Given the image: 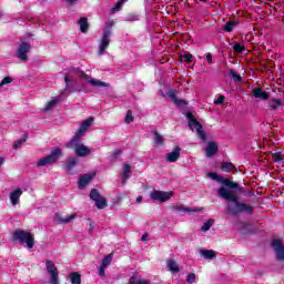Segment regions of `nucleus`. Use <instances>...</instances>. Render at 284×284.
Masks as SVG:
<instances>
[{"instance_id":"61","label":"nucleus","mask_w":284,"mask_h":284,"mask_svg":"<svg viewBox=\"0 0 284 284\" xmlns=\"http://www.w3.org/2000/svg\"><path fill=\"white\" fill-rule=\"evenodd\" d=\"M0 17H3V13L0 11Z\"/></svg>"},{"instance_id":"28","label":"nucleus","mask_w":284,"mask_h":284,"mask_svg":"<svg viewBox=\"0 0 284 284\" xmlns=\"http://www.w3.org/2000/svg\"><path fill=\"white\" fill-rule=\"evenodd\" d=\"M58 103H59V99H57V98L52 99L51 101H49V102L45 104L43 111H44V112H50V110H54V108H57V104H58Z\"/></svg>"},{"instance_id":"52","label":"nucleus","mask_w":284,"mask_h":284,"mask_svg":"<svg viewBox=\"0 0 284 284\" xmlns=\"http://www.w3.org/2000/svg\"><path fill=\"white\" fill-rule=\"evenodd\" d=\"M168 97L172 99L173 103L175 102L176 99H179V97H176V93H174V91H169Z\"/></svg>"},{"instance_id":"14","label":"nucleus","mask_w":284,"mask_h":284,"mask_svg":"<svg viewBox=\"0 0 284 284\" xmlns=\"http://www.w3.org/2000/svg\"><path fill=\"white\" fill-rule=\"evenodd\" d=\"M181 158V146H174L173 151L166 154L169 163H176Z\"/></svg>"},{"instance_id":"42","label":"nucleus","mask_w":284,"mask_h":284,"mask_svg":"<svg viewBox=\"0 0 284 284\" xmlns=\"http://www.w3.org/2000/svg\"><path fill=\"white\" fill-rule=\"evenodd\" d=\"M110 263H112V254L105 255L104 258L102 260L101 265L104 267H108V265H110Z\"/></svg>"},{"instance_id":"9","label":"nucleus","mask_w":284,"mask_h":284,"mask_svg":"<svg viewBox=\"0 0 284 284\" xmlns=\"http://www.w3.org/2000/svg\"><path fill=\"white\" fill-rule=\"evenodd\" d=\"M173 195L174 192L172 191L166 192L154 190L151 192L150 199H152V201H160V203H165L166 201H170V199H172Z\"/></svg>"},{"instance_id":"13","label":"nucleus","mask_w":284,"mask_h":284,"mask_svg":"<svg viewBox=\"0 0 284 284\" xmlns=\"http://www.w3.org/2000/svg\"><path fill=\"white\" fill-rule=\"evenodd\" d=\"M172 210L173 212H176V214H180V216H183V214H192L193 212H199V209H192L183 205H173Z\"/></svg>"},{"instance_id":"54","label":"nucleus","mask_w":284,"mask_h":284,"mask_svg":"<svg viewBox=\"0 0 284 284\" xmlns=\"http://www.w3.org/2000/svg\"><path fill=\"white\" fill-rule=\"evenodd\" d=\"M88 221H90V224H89V232H93L94 231V224L92 222V219H88Z\"/></svg>"},{"instance_id":"59","label":"nucleus","mask_w":284,"mask_h":284,"mask_svg":"<svg viewBox=\"0 0 284 284\" xmlns=\"http://www.w3.org/2000/svg\"><path fill=\"white\" fill-rule=\"evenodd\" d=\"M135 201L136 203H141V201H143V196H138Z\"/></svg>"},{"instance_id":"20","label":"nucleus","mask_w":284,"mask_h":284,"mask_svg":"<svg viewBox=\"0 0 284 284\" xmlns=\"http://www.w3.org/2000/svg\"><path fill=\"white\" fill-rule=\"evenodd\" d=\"M21 194H23V191L21 189H16L10 194V201L12 205H19V199H21Z\"/></svg>"},{"instance_id":"46","label":"nucleus","mask_w":284,"mask_h":284,"mask_svg":"<svg viewBox=\"0 0 284 284\" xmlns=\"http://www.w3.org/2000/svg\"><path fill=\"white\" fill-rule=\"evenodd\" d=\"M181 57H182V59H184L185 63H192V59H194V55H192V53H184Z\"/></svg>"},{"instance_id":"31","label":"nucleus","mask_w":284,"mask_h":284,"mask_svg":"<svg viewBox=\"0 0 284 284\" xmlns=\"http://www.w3.org/2000/svg\"><path fill=\"white\" fill-rule=\"evenodd\" d=\"M71 79H70V75L65 74L64 75V83H65V88L64 90L67 92H74V87L71 84Z\"/></svg>"},{"instance_id":"40","label":"nucleus","mask_w":284,"mask_h":284,"mask_svg":"<svg viewBox=\"0 0 284 284\" xmlns=\"http://www.w3.org/2000/svg\"><path fill=\"white\" fill-rule=\"evenodd\" d=\"M123 3H125V0H119L116 4L111 9L112 14L119 12V10L123 8Z\"/></svg>"},{"instance_id":"50","label":"nucleus","mask_w":284,"mask_h":284,"mask_svg":"<svg viewBox=\"0 0 284 284\" xmlns=\"http://www.w3.org/2000/svg\"><path fill=\"white\" fill-rule=\"evenodd\" d=\"M225 103V95H219V98L214 101L215 105H223Z\"/></svg>"},{"instance_id":"39","label":"nucleus","mask_w":284,"mask_h":284,"mask_svg":"<svg viewBox=\"0 0 284 284\" xmlns=\"http://www.w3.org/2000/svg\"><path fill=\"white\" fill-rule=\"evenodd\" d=\"M129 283L131 284H149L146 280L136 278V274L130 277Z\"/></svg>"},{"instance_id":"1","label":"nucleus","mask_w":284,"mask_h":284,"mask_svg":"<svg viewBox=\"0 0 284 284\" xmlns=\"http://www.w3.org/2000/svg\"><path fill=\"white\" fill-rule=\"evenodd\" d=\"M217 194L221 199H224V201H229L226 210L230 216H239V214L243 213L248 214L250 216L254 214V207H252V204L239 201V196L224 186L217 190Z\"/></svg>"},{"instance_id":"19","label":"nucleus","mask_w":284,"mask_h":284,"mask_svg":"<svg viewBox=\"0 0 284 284\" xmlns=\"http://www.w3.org/2000/svg\"><path fill=\"white\" fill-rule=\"evenodd\" d=\"M151 134H153V141L155 145H159L160 148L163 146V143H165V138L159 133L156 130H152Z\"/></svg>"},{"instance_id":"26","label":"nucleus","mask_w":284,"mask_h":284,"mask_svg":"<svg viewBox=\"0 0 284 284\" xmlns=\"http://www.w3.org/2000/svg\"><path fill=\"white\" fill-rule=\"evenodd\" d=\"M78 23L80 26V31L85 34V32H88V28H90V23H88V18L85 17L80 18Z\"/></svg>"},{"instance_id":"51","label":"nucleus","mask_w":284,"mask_h":284,"mask_svg":"<svg viewBox=\"0 0 284 284\" xmlns=\"http://www.w3.org/2000/svg\"><path fill=\"white\" fill-rule=\"evenodd\" d=\"M128 21H138L139 20V16L134 14V13H130L126 16Z\"/></svg>"},{"instance_id":"32","label":"nucleus","mask_w":284,"mask_h":284,"mask_svg":"<svg viewBox=\"0 0 284 284\" xmlns=\"http://www.w3.org/2000/svg\"><path fill=\"white\" fill-rule=\"evenodd\" d=\"M131 174H132V169H131L130 164H128V163L123 164L122 179H124L126 181L128 179H130Z\"/></svg>"},{"instance_id":"30","label":"nucleus","mask_w":284,"mask_h":284,"mask_svg":"<svg viewBox=\"0 0 284 284\" xmlns=\"http://www.w3.org/2000/svg\"><path fill=\"white\" fill-rule=\"evenodd\" d=\"M89 197L91 199V201H94V203H97V201H99V199L103 197L101 195V193L99 192V190L97 189H92L89 193Z\"/></svg>"},{"instance_id":"15","label":"nucleus","mask_w":284,"mask_h":284,"mask_svg":"<svg viewBox=\"0 0 284 284\" xmlns=\"http://www.w3.org/2000/svg\"><path fill=\"white\" fill-rule=\"evenodd\" d=\"M217 153H219V144H216V142L214 141H209L205 150L206 156L211 159V156H214V154H217Z\"/></svg>"},{"instance_id":"33","label":"nucleus","mask_w":284,"mask_h":284,"mask_svg":"<svg viewBox=\"0 0 284 284\" xmlns=\"http://www.w3.org/2000/svg\"><path fill=\"white\" fill-rule=\"evenodd\" d=\"M108 206V200H105V197H101L98 201H95V207H98V210H105V207Z\"/></svg>"},{"instance_id":"55","label":"nucleus","mask_w":284,"mask_h":284,"mask_svg":"<svg viewBox=\"0 0 284 284\" xmlns=\"http://www.w3.org/2000/svg\"><path fill=\"white\" fill-rule=\"evenodd\" d=\"M206 61L207 63L212 64V53H206Z\"/></svg>"},{"instance_id":"21","label":"nucleus","mask_w":284,"mask_h":284,"mask_svg":"<svg viewBox=\"0 0 284 284\" xmlns=\"http://www.w3.org/2000/svg\"><path fill=\"white\" fill-rule=\"evenodd\" d=\"M220 183L224 185V187H229V190H239L240 187L239 183L225 178H222V181Z\"/></svg>"},{"instance_id":"45","label":"nucleus","mask_w":284,"mask_h":284,"mask_svg":"<svg viewBox=\"0 0 284 284\" xmlns=\"http://www.w3.org/2000/svg\"><path fill=\"white\" fill-rule=\"evenodd\" d=\"M186 283H189V284L196 283V274L190 273V274L186 276Z\"/></svg>"},{"instance_id":"58","label":"nucleus","mask_w":284,"mask_h":284,"mask_svg":"<svg viewBox=\"0 0 284 284\" xmlns=\"http://www.w3.org/2000/svg\"><path fill=\"white\" fill-rule=\"evenodd\" d=\"M121 154V151H115L113 154H112V159H116V156H120Z\"/></svg>"},{"instance_id":"10","label":"nucleus","mask_w":284,"mask_h":284,"mask_svg":"<svg viewBox=\"0 0 284 284\" xmlns=\"http://www.w3.org/2000/svg\"><path fill=\"white\" fill-rule=\"evenodd\" d=\"M30 50H32V45L28 42H22L18 48L17 58L20 59V61L28 62V52H30Z\"/></svg>"},{"instance_id":"12","label":"nucleus","mask_w":284,"mask_h":284,"mask_svg":"<svg viewBox=\"0 0 284 284\" xmlns=\"http://www.w3.org/2000/svg\"><path fill=\"white\" fill-rule=\"evenodd\" d=\"M77 216H78L77 213H72L71 215H67V216H63V214H61V213H55L53 221L55 223L68 224V223H72V221H74V219H77Z\"/></svg>"},{"instance_id":"2","label":"nucleus","mask_w":284,"mask_h":284,"mask_svg":"<svg viewBox=\"0 0 284 284\" xmlns=\"http://www.w3.org/2000/svg\"><path fill=\"white\" fill-rule=\"evenodd\" d=\"M13 243H20V245H27L29 250H32L34 247V234L30 232H26L22 229H17L12 236H11Z\"/></svg>"},{"instance_id":"57","label":"nucleus","mask_w":284,"mask_h":284,"mask_svg":"<svg viewBox=\"0 0 284 284\" xmlns=\"http://www.w3.org/2000/svg\"><path fill=\"white\" fill-rule=\"evenodd\" d=\"M150 239V235L148 233H144L141 237V241H148Z\"/></svg>"},{"instance_id":"41","label":"nucleus","mask_w":284,"mask_h":284,"mask_svg":"<svg viewBox=\"0 0 284 284\" xmlns=\"http://www.w3.org/2000/svg\"><path fill=\"white\" fill-rule=\"evenodd\" d=\"M214 225V220H207L203 225H202V232H209V230Z\"/></svg>"},{"instance_id":"35","label":"nucleus","mask_w":284,"mask_h":284,"mask_svg":"<svg viewBox=\"0 0 284 284\" xmlns=\"http://www.w3.org/2000/svg\"><path fill=\"white\" fill-rule=\"evenodd\" d=\"M222 172H230V170H236V166L232 162H223L221 165Z\"/></svg>"},{"instance_id":"3","label":"nucleus","mask_w":284,"mask_h":284,"mask_svg":"<svg viewBox=\"0 0 284 284\" xmlns=\"http://www.w3.org/2000/svg\"><path fill=\"white\" fill-rule=\"evenodd\" d=\"M112 28H114V20H108L101 36V44L98 51L99 57H101L102 54H105V50L110 48Z\"/></svg>"},{"instance_id":"56","label":"nucleus","mask_w":284,"mask_h":284,"mask_svg":"<svg viewBox=\"0 0 284 284\" xmlns=\"http://www.w3.org/2000/svg\"><path fill=\"white\" fill-rule=\"evenodd\" d=\"M65 2L69 3V6H74L79 0H64Z\"/></svg>"},{"instance_id":"6","label":"nucleus","mask_w":284,"mask_h":284,"mask_svg":"<svg viewBox=\"0 0 284 284\" xmlns=\"http://www.w3.org/2000/svg\"><path fill=\"white\" fill-rule=\"evenodd\" d=\"M73 72H75V74H78L80 79H83L84 81H87V83L93 85V88H110V83L97 80L90 77L89 74L84 73L81 69H73Z\"/></svg>"},{"instance_id":"53","label":"nucleus","mask_w":284,"mask_h":284,"mask_svg":"<svg viewBox=\"0 0 284 284\" xmlns=\"http://www.w3.org/2000/svg\"><path fill=\"white\" fill-rule=\"evenodd\" d=\"M105 267L106 266L103 265L100 266L99 275L101 276V278H105Z\"/></svg>"},{"instance_id":"4","label":"nucleus","mask_w":284,"mask_h":284,"mask_svg":"<svg viewBox=\"0 0 284 284\" xmlns=\"http://www.w3.org/2000/svg\"><path fill=\"white\" fill-rule=\"evenodd\" d=\"M186 119L189 121V129L194 132L196 131V134L201 141H207V133L203 130V124L196 120L194 114L192 112H186Z\"/></svg>"},{"instance_id":"25","label":"nucleus","mask_w":284,"mask_h":284,"mask_svg":"<svg viewBox=\"0 0 284 284\" xmlns=\"http://www.w3.org/2000/svg\"><path fill=\"white\" fill-rule=\"evenodd\" d=\"M200 254L201 256H203V258H206L209 261H212V258H216V252H214L213 250H200Z\"/></svg>"},{"instance_id":"43","label":"nucleus","mask_w":284,"mask_h":284,"mask_svg":"<svg viewBox=\"0 0 284 284\" xmlns=\"http://www.w3.org/2000/svg\"><path fill=\"white\" fill-rule=\"evenodd\" d=\"M207 176H210V179H213V181H217V183H221V181H223V176L217 175L214 172H210Z\"/></svg>"},{"instance_id":"48","label":"nucleus","mask_w":284,"mask_h":284,"mask_svg":"<svg viewBox=\"0 0 284 284\" xmlns=\"http://www.w3.org/2000/svg\"><path fill=\"white\" fill-rule=\"evenodd\" d=\"M272 159L274 161V163H282L283 162V155L275 153L272 155Z\"/></svg>"},{"instance_id":"23","label":"nucleus","mask_w":284,"mask_h":284,"mask_svg":"<svg viewBox=\"0 0 284 284\" xmlns=\"http://www.w3.org/2000/svg\"><path fill=\"white\" fill-rule=\"evenodd\" d=\"M239 26V21L236 20H229L223 27L222 30L224 32H234V28Z\"/></svg>"},{"instance_id":"18","label":"nucleus","mask_w":284,"mask_h":284,"mask_svg":"<svg viewBox=\"0 0 284 284\" xmlns=\"http://www.w3.org/2000/svg\"><path fill=\"white\" fill-rule=\"evenodd\" d=\"M94 179V175L84 174L79 178L78 187L79 190H83V187L88 186L90 181Z\"/></svg>"},{"instance_id":"22","label":"nucleus","mask_w":284,"mask_h":284,"mask_svg":"<svg viewBox=\"0 0 284 284\" xmlns=\"http://www.w3.org/2000/svg\"><path fill=\"white\" fill-rule=\"evenodd\" d=\"M78 163H79V159L72 158L69 161L63 162L64 170H67V172H72V170H74V168H77Z\"/></svg>"},{"instance_id":"36","label":"nucleus","mask_w":284,"mask_h":284,"mask_svg":"<svg viewBox=\"0 0 284 284\" xmlns=\"http://www.w3.org/2000/svg\"><path fill=\"white\" fill-rule=\"evenodd\" d=\"M27 141H28V133H26L22 139L17 140L13 143V150H19V148H21V145H23V143H26Z\"/></svg>"},{"instance_id":"7","label":"nucleus","mask_w":284,"mask_h":284,"mask_svg":"<svg viewBox=\"0 0 284 284\" xmlns=\"http://www.w3.org/2000/svg\"><path fill=\"white\" fill-rule=\"evenodd\" d=\"M65 148L69 150H74L75 154L80 158L90 156V154H92V149L88 148L82 142H78L73 145L65 144Z\"/></svg>"},{"instance_id":"8","label":"nucleus","mask_w":284,"mask_h":284,"mask_svg":"<svg viewBox=\"0 0 284 284\" xmlns=\"http://www.w3.org/2000/svg\"><path fill=\"white\" fill-rule=\"evenodd\" d=\"M271 245L274 250L275 253V261H278V263L284 262V245H283V240L281 239H274L271 242Z\"/></svg>"},{"instance_id":"17","label":"nucleus","mask_w":284,"mask_h":284,"mask_svg":"<svg viewBox=\"0 0 284 284\" xmlns=\"http://www.w3.org/2000/svg\"><path fill=\"white\" fill-rule=\"evenodd\" d=\"M83 132H85V131L82 128H79L78 131L75 132L74 136L69 142H67V145H73L75 143H82Z\"/></svg>"},{"instance_id":"29","label":"nucleus","mask_w":284,"mask_h":284,"mask_svg":"<svg viewBox=\"0 0 284 284\" xmlns=\"http://www.w3.org/2000/svg\"><path fill=\"white\" fill-rule=\"evenodd\" d=\"M168 268L170 270V272H173L174 274H179V272H181V270L179 268V264L173 260H170L168 262Z\"/></svg>"},{"instance_id":"37","label":"nucleus","mask_w":284,"mask_h":284,"mask_svg":"<svg viewBox=\"0 0 284 284\" xmlns=\"http://www.w3.org/2000/svg\"><path fill=\"white\" fill-rule=\"evenodd\" d=\"M94 122V118H88L87 120H84L80 128L85 132L88 130V128H90V125H92V123Z\"/></svg>"},{"instance_id":"62","label":"nucleus","mask_w":284,"mask_h":284,"mask_svg":"<svg viewBox=\"0 0 284 284\" xmlns=\"http://www.w3.org/2000/svg\"><path fill=\"white\" fill-rule=\"evenodd\" d=\"M122 184L125 185V181H122Z\"/></svg>"},{"instance_id":"5","label":"nucleus","mask_w":284,"mask_h":284,"mask_svg":"<svg viewBox=\"0 0 284 284\" xmlns=\"http://www.w3.org/2000/svg\"><path fill=\"white\" fill-rule=\"evenodd\" d=\"M62 156L63 153L61 152V149L59 146H54L49 155L38 161V166L43 168L45 165H54V163H57V160H59Z\"/></svg>"},{"instance_id":"49","label":"nucleus","mask_w":284,"mask_h":284,"mask_svg":"<svg viewBox=\"0 0 284 284\" xmlns=\"http://www.w3.org/2000/svg\"><path fill=\"white\" fill-rule=\"evenodd\" d=\"M12 82V78L10 77H6L2 79V81L0 82V88H3V85H8L9 83Z\"/></svg>"},{"instance_id":"47","label":"nucleus","mask_w":284,"mask_h":284,"mask_svg":"<svg viewBox=\"0 0 284 284\" xmlns=\"http://www.w3.org/2000/svg\"><path fill=\"white\" fill-rule=\"evenodd\" d=\"M134 122V116L132 115V110H129L126 112L125 123H132Z\"/></svg>"},{"instance_id":"34","label":"nucleus","mask_w":284,"mask_h":284,"mask_svg":"<svg viewBox=\"0 0 284 284\" xmlns=\"http://www.w3.org/2000/svg\"><path fill=\"white\" fill-rule=\"evenodd\" d=\"M229 74L236 83H241L243 81V78L239 73H236L234 69H230Z\"/></svg>"},{"instance_id":"24","label":"nucleus","mask_w":284,"mask_h":284,"mask_svg":"<svg viewBox=\"0 0 284 284\" xmlns=\"http://www.w3.org/2000/svg\"><path fill=\"white\" fill-rule=\"evenodd\" d=\"M281 105H283V101H281L280 99L273 98L268 101V108L271 111L278 110V108H281Z\"/></svg>"},{"instance_id":"60","label":"nucleus","mask_w":284,"mask_h":284,"mask_svg":"<svg viewBox=\"0 0 284 284\" xmlns=\"http://www.w3.org/2000/svg\"><path fill=\"white\" fill-rule=\"evenodd\" d=\"M0 165H3V158H0Z\"/></svg>"},{"instance_id":"38","label":"nucleus","mask_w":284,"mask_h":284,"mask_svg":"<svg viewBox=\"0 0 284 284\" xmlns=\"http://www.w3.org/2000/svg\"><path fill=\"white\" fill-rule=\"evenodd\" d=\"M233 50H234V52H236V54H242V52H245V45H243L239 42H235L233 44Z\"/></svg>"},{"instance_id":"44","label":"nucleus","mask_w":284,"mask_h":284,"mask_svg":"<svg viewBox=\"0 0 284 284\" xmlns=\"http://www.w3.org/2000/svg\"><path fill=\"white\" fill-rule=\"evenodd\" d=\"M173 103L178 105V108H185V105H187V101L179 98H176V100Z\"/></svg>"},{"instance_id":"63","label":"nucleus","mask_w":284,"mask_h":284,"mask_svg":"<svg viewBox=\"0 0 284 284\" xmlns=\"http://www.w3.org/2000/svg\"><path fill=\"white\" fill-rule=\"evenodd\" d=\"M266 1H274V0H266Z\"/></svg>"},{"instance_id":"27","label":"nucleus","mask_w":284,"mask_h":284,"mask_svg":"<svg viewBox=\"0 0 284 284\" xmlns=\"http://www.w3.org/2000/svg\"><path fill=\"white\" fill-rule=\"evenodd\" d=\"M71 284H81V273L72 272L69 275Z\"/></svg>"},{"instance_id":"11","label":"nucleus","mask_w":284,"mask_h":284,"mask_svg":"<svg viewBox=\"0 0 284 284\" xmlns=\"http://www.w3.org/2000/svg\"><path fill=\"white\" fill-rule=\"evenodd\" d=\"M47 272L51 276L50 283L51 284H59V270L54 265V262H52L50 260L47 261Z\"/></svg>"},{"instance_id":"16","label":"nucleus","mask_w":284,"mask_h":284,"mask_svg":"<svg viewBox=\"0 0 284 284\" xmlns=\"http://www.w3.org/2000/svg\"><path fill=\"white\" fill-rule=\"evenodd\" d=\"M253 97L254 99H261V101H267L270 99V93L261 88H255L253 89Z\"/></svg>"}]
</instances>
